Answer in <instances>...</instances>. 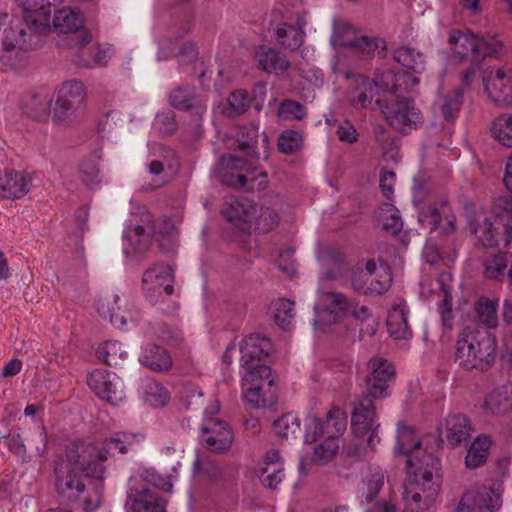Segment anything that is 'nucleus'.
I'll use <instances>...</instances> for the list:
<instances>
[{"label": "nucleus", "mask_w": 512, "mask_h": 512, "mask_svg": "<svg viewBox=\"0 0 512 512\" xmlns=\"http://www.w3.org/2000/svg\"><path fill=\"white\" fill-rule=\"evenodd\" d=\"M352 87L349 93V101L355 107L373 108L374 91L380 87L383 91L390 92L389 99L376 98L377 105L385 119L395 130L406 134L412 129H416L422 122L420 110L415 102L409 98H400L396 94L401 90L402 85L405 89L412 90L419 83V79L412 74H392L387 73L377 78L376 81H370L368 77L358 74L347 75Z\"/></svg>", "instance_id": "1"}, {"label": "nucleus", "mask_w": 512, "mask_h": 512, "mask_svg": "<svg viewBox=\"0 0 512 512\" xmlns=\"http://www.w3.org/2000/svg\"><path fill=\"white\" fill-rule=\"evenodd\" d=\"M398 449L408 457V482L404 486L403 500L410 512H424L435 503L440 491V483L434 480V473L441 468L440 460L433 454H424L421 459L414 456L420 453L421 441L414 427L400 421L397 425Z\"/></svg>", "instance_id": "2"}, {"label": "nucleus", "mask_w": 512, "mask_h": 512, "mask_svg": "<svg viewBox=\"0 0 512 512\" xmlns=\"http://www.w3.org/2000/svg\"><path fill=\"white\" fill-rule=\"evenodd\" d=\"M272 350L271 340L259 333L250 334L240 343L241 367L245 370L242 392L252 408L271 407L276 403L277 386L271 368L265 363Z\"/></svg>", "instance_id": "3"}, {"label": "nucleus", "mask_w": 512, "mask_h": 512, "mask_svg": "<svg viewBox=\"0 0 512 512\" xmlns=\"http://www.w3.org/2000/svg\"><path fill=\"white\" fill-rule=\"evenodd\" d=\"M231 142L227 143L230 149L243 152L242 155L223 156L215 167L219 180L227 185L238 188L263 190L266 187L267 174L257 171L254 155L255 143L258 138V128L253 124L236 126L230 132Z\"/></svg>", "instance_id": "4"}, {"label": "nucleus", "mask_w": 512, "mask_h": 512, "mask_svg": "<svg viewBox=\"0 0 512 512\" xmlns=\"http://www.w3.org/2000/svg\"><path fill=\"white\" fill-rule=\"evenodd\" d=\"M467 225L477 242L483 247L493 248L503 245L512 248V202L497 198L490 215L474 213L466 207Z\"/></svg>", "instance_id": "5"}, {"label": "nucleus", "mask_w": 512, "mask_h": 512, "mask_svg": "<svg viewBox=\"0 0 512 512\" xmlns=\"http://www.w3.org/2000/svg\"><path fill=\"white\" fill-rule=\"evenodd\" d=\"M497 342L484 327L464 328L456 342L455 359L466 370H488L495 362Z\"/></svg>", "instance_id": "6"}, {"label": "nucleus", "mask_w": 512, "mask_h": 512, "mask_svg": "<svg viewBox=\"0 0 512 512\" xmlns=\"http://www.w3.org/2000/svg\"><path fill=\"white\" fill-rule=\"evenodd\" d=\"M369 369L368 393L361 395L343 409L339 405H331L325 416H348L349 413L350 416L374 415V400L386 395L388 383L394 378L395 369L386 359L378 357L370 360Z\"/></svg>", "instance_id": "7"}, {"label": "nucleus", "mask_w": 512, "mask_h": 512, "mask_svg": "<svg viewBox=\"0 0 512 512\" xmlns=\"http://www.w3.org/2000/svg\"><path fill=\"white\" fill-rule=\"evenodd\" d=\"M55 477L58 494L75 509L82 512H93L101 505L102 490L100 486L88 487L71 467L57 466Z\"/></svg>", "instance_id": "8"}, {"label": "nucleus", "mask_w": 512, "mask_h": 512, "mask_svg": "<svg viewBox=\"0 0 512 512\" xmlns=\"http://www.w3.org/2000/svg\"><path fill=\"white\" fill-rule=\"evenodd\" d=\"M348 314L361 324L370 318V311L366 306L349 301L342 293L322 292L314 305L313 325L325 330L326 327L342 321Z\"/></svg>", "instance_id": "9"}, {"label": "nucleus", "mask_w": 512, "mask_h": 512, "mask_svg": "<svg viewBox=\"0 0 512 512\" xmlns=\"http://www.w3.org/2000/svg\"><path fill=\"white\" fill-rule=\"evenodd\" d=\"M246 197H229L222 209L223 216L242 232H249L255 219L256 229L263 232L271 230L279 220L278 214L270 208H260Z\"/></svg>", "instance_id": "10"}, {"label": "nucleus", "mask_w": 512, "mask_h": 512, "mask_svg": "<svg viewBox=\"0 0 512 512\" xmlns=\"http://www.w3.org/2000/svg\"><path fill=\"white\" fill-rule=\"evenodd\" d=\"M128 512H160V475L144 470L129 480L125 503Z\"/></svg>", "instance_id": "11"}, {"label": "nucleus", "mask_w": 512, "mask_h": 512, "mask_svg": "<svg viewBox=\"0 0 512 512\" xmlns=\"http://www.w3.org/2000/svg\"><path fill=\"white\" fill-rule=\"evenodd\" d=\"M448 42L460 60L471 62H480L486 57H499L503 50V44L496 36L478 37L470 31L451 30Z\"/></svg>", "instance_id": "12"}, {"label": "nucleus", "mask_w": 512, "mask_h": 512, "mask_svg": "<svg viewBox=\"0 0 512 512\" xmlns=\"http://www.w3.org/2000/svg\"><path fill=\"white\" fill-rule=\"evenodd\" d=\"M156 233L155 221L152 214L144 210L129 220L124 231V255L131 260L141 259L152 245V238Z\"/></svg>", "instance_id": "13"}, {"label": "nucleus", "mask_w": 512, "mask_h": 512, "mask_svg": "<svg viewBox=\"0 0 512 512\" xmlns=\"http://www.w3.org/2000/svg\"><path fill=\"white\" fill-rule=\"evenodd\" d=\"M68 467L78 469L88 478L103 479L107 460V449H101L90 442L77 441L66 452Z\"/></svg>", "instance_id": "14"}, {"label": "nucleus", "mask_w": 512, "mask_h": 512, "mask_svg": "<svg viewBox=\"0 0 512 512\" xmlns=\"http://www.w3.org/2000/svg\"><path fill=\"white\" fill-rule=\"evenodd\" d=\"M43 38L26 23L13 18L8 13H0V43L16 46L18 50H35L41 46Z\"/></svg>", "instance_id": "15"}, {"label": "nucleus", "mask_w": 512, "mask_h": 512, "mask_svg": "<svg viewBox=\"0 0 512 512\" xmlns=\"http://www.w3.org/2000/svg\"><path fill=\"white\" fill-rule=\"evenodd\" d=\"M392 274L389 265L380 262L379 265L368 260L364 270L353 275V289L363 295L376 296L385 293L391 286Z\"/></svg>", "instance_id": "16"}, {"label": "nucleus", "mask_w": 512, "mask_h": 512, "mask_svg": "<svg viewBox=\"0 0 512 512\" xmlns=\"http://www.w3.org/2000/svg\"><path fill=\"white\" fill-rule=\"evenodd\" d=\"M290 11L276 7L271 13L269 29L274 32L276 42L285 49L296 50L304 42L305 32L297 16L295 24Z\"/></svg>", "instance_id": "17"}, {"label": "nucleus", "mask_w": 512, "mask_h": 512, "mask_svg": "<svg viewBox=\"0 0 512 512\" xmlns=\"http://www.w3.org/2000/svg\"><path fill=\"white\" fill-rule=\"evenodd\" d=\"M86 93L81 81H67L58 90L55 106L53 108V119L65 121L77 117L84 111Z\"/></svg>", "instance_id": "18"}, {"label": "nucleus", "mask_w": 512, "mask_h": 512, "mask_svg": "<svg viewBox=\"0 0 512 512\" xmlns=\"http://www.w3.org/2000/svg\"><path fill=\"white\" fill-rule=\"evenodd\" d=\"M331 44L334 47L346 48L351 54L362 58L373 57L376 54L380 57H385L386 54V43L383 39L367 36H353L350 31V26H346L343 33H341L340 27L335 24L331 36Z\"/></svg>", "instance_id": "19"}, {"label": "nucleus", "mask_w": 512, "mask_h": 512, "mask_svg": "<svg viewBox=\"0 0 512 512\" xmlns=\"http://www.w3.org/2000/svg\"><path fill=\"white\" fill-rule=\"evenodd\" d=\"M52 24L55 31L66 35L69 46L82 47L91 41V32L84 28L83 17L75 10L62 8L55 11Z\"/></svg>", "instance_id": "20"}, {"label": "nucleus", "mask_w": 512, "mask_h": 512, "mask_svg": "<svg viewBox=\"0 0 512 512\" xmlns=\"http://www.w3.org/2000/svg\"><path fill=\"white\" fill-rule=\"evenodd\" d=\"M418 220L420 226L429 233L439 231L441 234L450 235L456 229V216L450 204L444 200L436 201L420 211Z\"/></svg>", "instance_id": "21"}, {"label": "nucleus", "mask_w": 512, "mask_h": 512, "mask_svg": "<svg viewBox=\"0 0 512 512\" xmlns=\"http://www.w3.org/2000/svg\"><path fill=\"white\" fill-rule=\"evenodd\" d=\"M483 84L488 97L496 105L508 106L512 103V74L504 68L485 71Z\"/></svg>", "instance_id": "22"}, {"label": "nucleus", "mask_w": 512, "mask_h": 512, "mask_svg": "<svg viewBox=\"0 0 512 512\" xmlns=\"http://www.w3.org/2000/svg\"><path fill=\"white\" fill-rule=\"evenodd\" d=\"M17 5L23 10L24 20L35 30L42 38L51 31L50 0H15Z\"/></svg>", "instance_id": "23"}, {"label": "nucleus", "mask_w": 512, "mask_h": 512, "mask_svg": "<svg viewBox=\"0 0 512 512\" xmlns=\"http://www.w3.org/2000/svg\"><path fill=\"white\" fill-rule=\"evenodd\" d=\"M501 495L490 487H480L466 492L457 512H493L501 506Z\"/></svg>", "instance_id": "24"}, {"label": "nucleus", "mask_w": 512, "mask_h": 512, "mask_svg": "<svg viewBox=\"0 0 512 512\" xmlns=\"http://www.w3.org/2000/svg\"><path fill=\"white\" fill-rule=\"evenodd\" d=\"M206 448L215 453L229 450L233 441L230 424L221 418H207L201 428Z\"/></svg>", "instance_id": "25"}, {"label": "nucleus", "mask_w": 512, "mask_h": 512, "mask_svg": "<svg viewBox=\"0 0 512 512\" xmlns=\"http://www.w3.org/2000/svg\"><path fill=\"white\" fill-rule=\"evenodd\" d=\"M30 183L24 172L6 170L0 173V198L19 199L28 193Z\"/></svg>", "instance_id": "26"}, {"label": "nucleus", "mask_w": 512, "mask_h": 512, "mask_svg": "<svg viewBox=\"0 0 512 512\" xmlns=\"http://www.w3.org/2000/svg\"><path fill=\"white\" fill-rule=\"evenodd\" d=\"M51 98L46 93L28 92L24 94L20 101V109L27 117L46 121L49 117Z\"/></svg>", "instance_id": "27"}, {"label": "nucleus", "mask_w": 512, "mask_h": 512, "mask_svg": "<svg viewBox=\"0 0 512 512\" xmlns=\"http://www.w3.org/2000/svg\"><path fill=\"white\" fill-rule=\"evenodd\" d=\"M171 106L179 110L195 109L196 114L206 111V105L191 85H181L174 88L168 96Z\"/></svg>", "instance_id": "28"}, {"label": "nucleus", "mask_w": 512, "mask_h": 512, "mask_svg": "<svg viewBox=\"0 0 512 512\" xmlns=\"http://www.w3.org/2000/svg\"><path fill=\"white\" fill-rule=\"evenodd\" d=\"M116 374L107 370H94L87 378L89 388L102 400L115 404Z\"/></svg>", "instance_id": "29"}, {"label": "nucleus", "mask_w": 512, "mask_h": 512, "mask_svg": "<svg viewBox=\"0 0 512 512\" xmlns=\"http://www.w3.org/2000/svg\"><path fill=\"white\" fill-rule=\"evenodd\" d=\"M484 409L491 416H505L512 412V382L491 391L485 399Z\"/></svg>", "instance_id": "30"}, {"label": "nucleus", "mask_w": 512, "mask_h": 512, "mask_svg": "<svg viewBox=\"0 0 512 512\" xmlns=\"http://www.w3.org/2000/svg\"><path fill=\"white\" fill-rule=\"evenodd\" d=\"M258 66L265 72L275 75H282L289 67L287 58L274 48L260 46L255 54Z\"/></svg>", "instance_id": "31"}, {"label": "nucleus", "mask_w": 512, "mask_h": 512, "mask_svg": "<svg viewBox=\"0 0 512 512\" xmlns=\"http://www.w3.org/2000/svg\"><path fill=\"white\" fill-rule=\"evenodd\" d=\"M407 304L400 301L392 306L388 312L387 330L394 339H409L412 331L407 320Z\"/></svg>", "instance_id": "32"}, {"label": "nucleus", "mask_w": 512, "mask_h": 512, "mask_svg": "<svg viewBox=\"0 0 512 512\" xmlns=\"http://www.w3.org/2000/svg\"><path fill=\"white\" fill-rule=\"evenodd\" d=\"M485 277L502 280L507 274L512 282V253L499 252L487 256L483 262Z\"/></svg>", "instance_id": "33"}, {"label": "nucleus", "mask_w": 512, "mask_h": 512, "mask_svg": "<svg viewBox=\"0 0 512 512\" xmlns=\"http://www.w3.org/2000/svg\"><path fill=\"white\" fill-rule=\"evenodd\" d=\"M491 443L490 437L486 435L475 438L465 456V465L468 469H476L486 463Z\"/></svg>", "instance_id": "34"}, {"label": "nucleus", "mask_w": 512, "mask_h": 512, "mask_svg": "<svg viewBox=\"0 0 512 512\" xmlns=\"http://www.w3.org/2000/svg\"><path fill=\"white\" fill-rule=\"evenodd\" d=\"M365 492L362 494L363 501L367 504L373 502L384 485V471L378 465H370L363 477Z\"/></svg>", "instance_id": "35"}, {"label": "nucleus", "mask_w": 512, "mask_h": 512, "mask_svg": "<svg viewBox=\"0 0 512 512\" xmlns=\"http://www.w3.org/2000/svg\"><path fill=\"white\" fill-rule=\"evenodd\" d=\"M142 289L145 298L153 305L157 304L160 298V267L154 263L143 273Z\"/></svg>", "instance_id": "36"}, {"label": "nucleus", "mask_w": 512, "mask_h": 512, "mask_svg": "<svg viewBox=\"0 0 512 512\" xmlns=\"http://www.w3.org/2000/svg\"><path fill=\"white\" fill-rule=\"evenodd\" d=\"M339 440L336 438H325L321 443L314 447L311 456L312 464L316 466H325L332 462L339 452Z\"/></svg>", "instance_id": "37"}, {"label": "nucleus", "mask_w": 512, "mask_h": 512, "mask_svg": "<svg viewBox=\"0 0 512 512\" xmlns=\"http://www.w3.org/2000/svg\"><path fill=\"white\" fill-rule=\"evenodd\" d=\"M463 101L464 89L462 87H456L443 96L440 109L446 121L452 122L458 117Z\"/></svg>", "instance_id": "38"}, {"label": "nucleus", "mask_w": 512, "mask_h": 512, "mask_svg": "<svg viewBox=\"0 0 512 512\" xmlns=\"http://www.w3.org/2000/svg\"><path fill=\"white\" fill-rule=\"evenodd\" d=\"M394 59L407 69L417 73L425 69V60L422 53L409 46H401L394 51Z\"/></svg>", "instance_id": "39"}, {"label": "nucleus", "mask_w": 512, "mask_h": 512, "mask_svg": "<svg viewBox=\"0 0 512 512\" xmlns=\"http://www.w3.org/2000/svg\"><path fill=\"white\" fill-rule=\"evenodd\" d=\"M498 301L491 300L487 297H481L475 304V311L477 318L481 324L487 328H494L497 326Z\"/></svg>", "instance_id": "40"}, {"label": "nucleus", "mask_w": 512, "mask_h": 512, "mask_svg": "<svg viewBox=\"0 0 512 512\" xmlns=\"http://www.w3.org/2000/svg\"><path fill=\"white\" fill-rule=\"evenodd\" d=\"M16 46L0 45V71L7 72L22 68L25 63Z\"/></svg>", "instance_id": "41"}, {"label": "nucleus", "mask_w": 512, "mask_h": 512, "mask_svg": "<svg viewBox=\"0 0 512 512\" xmlns=\"http://www.w3.org/2000/svg\"><path fill=\"white\" fill-rule=\"evenodd\" d=\"M491 132L503 146L512 147V115L497 117L493 122Z\"/></svg>", "instance_id": "42"}, {"label": "nucleus", "mask_w": 512, "mask_h": 512, "mask_svg": "<svg viewBox=\"0 0 512 512\" xmlns=\"http://www.w3.org/2000/svg\"><path fill=\"white\" fill-rule=\"evenodd\" d=\"M252 102L253 98L246 90H235L228 97L226 113L232 117L243 114L251 106Z\"/></svg>", "instance_id": "43"}, {"label": "nucleus", "mask_w": 512, "mask_h": 512, "mask_svg": "<svg viewBox=\"0 0 512 512\" xmlns=\"http://www.w3.org/2000/svg\"><path fill=\"white\" fill-rule=\"evenodd\" d=\"M376 418H351V429L353 433L360 437L366 434L368 436V445L373 448L375 446V438L379 424L375 423Z\"/></svg>", "instance_id": "44"}, {"label": "nucleus", "mask_w": 512, "mask_h": 512, "mask_svg": "<svg viewBox=\"0 0 512 512\" xmlns=\"http://www.w3.org/2000/svg\"><path fill=\"white\" fill-rule=\"evenodd\" d=\"M275 323L283 330H289L294 318V302L288 299H279L275 304Z\"/></svg>", "instance_id": "45"}, {"label": "nucleus", "mask_w": 512, "mask_h": 512, "mask_svg": "<svg viewBox=\"0 0 512 512\" xmlns=\"http://www.w3.org/2000/svg\"><path fill=\"white\" fill-rule=\"evenodd\" d=\"M175 389L176 394L188 409H193L194 406L202 403L203 393L197 385L185 382Z\"/></svg>", "instance_id": "46"}, {"label": "nucleus", "mask_w": 512, "mask_h": 512, "mask_svg": "<svg viewBox=\"0 0 512 512\" xmlns=\"http://www.w3.org/2000/svg\"><path fill=\"white\" fill-rule=\"evenodd\" d=\"M380 217L383 219V229L391 234H397L403 227L399 211L391 204H384Z\"/></svg>", "instance_id": "47"}, {"label": "nucleus", "mask_w": 512, "mask_h": 512, "mask_svg": "<svg viewBox=\"0 0 512 512\" xmlns=\"http://www.w3.org/2000/svg\"><path fill=\"white\" fill-rule=\"evenodd\" d=\"M162 185L165 179L173 178L179 171L180 160L176 152L171 148L162 146Z\"/></svg>", "instance_id": "48"}, {"label": "nucleus", "mask_w": 512, "mask_h": 512, "mask_svg": "<svg viewBox=\"0 0 512 512\" xmlns=\"http://www.w3.org/2000/svg\"><path fill=\"white\" fill-rule=\"evenodd\" d=\"M472 427L469 418H461V421L448 428L446 437L452 446L459 445L469 438Z\"/></svg>", "instance_id": "49"}, {"label": "nucleus", "mask_w": 512, "mask_h": 512, "mask_svg": "<svg viewBox=\"0 0 512 512\" xmlns=\"http://www.w3.org/2000/svg\"><path fill=\"white\" fill-rule=\"evenodd\" d=\"M302 142L301 134L295 130H286L278 138V148L285 154L297 151Z\"/></svg>", "instance_id": "50"}, {"label": "nucleus", "mask_w": 512, "mask_h": 512, "mask_svg": "<svg viewBox=\"0 0 512 512\" xmlns=\"http://www.w3.org/2000/svg\"><path fill=\"white\" fill-rule=\"evenodd\" d=\"M306 111L302 104L299 102L286 99L281 102L278 108V116L281 119H296L301 120L305 117Z\"/></svg>", "instance_id": "51"}, {"label": "nucleus", "mask_w": 512, "mask_h": 512, "mask_svg": "<svg viewBox=\"0 0 512 512\" xmlns=\"http://www.w3.org/2000/svg\"><path fill=\"white\" fill-rule=\"evenodd\" d=\"M159 349L160 346L156 343L147 345L139 358L140 363L153 371H160Z\"/></svg>", "instance_id": "52"}, {"label": "nucleus", "mask_w": 512, "mask_h": 512, "mask_svg": "<svg viewBox=\"0 0 512 512\" xmlns=\"http://www.w3.org/2000/svg\"><path fill=\"white\" fill-rule=\"evenodd\" d=\"M336 135L340 142L347 144H354L359 138V132L350 120H343L338 123Z\"/></svg>", "instance_id": "53"}, {"label": "nucleus", "mask_w": 512, "mask_h": 512, "mask_svg": "<svg viewBox=\"0 0 512 512\" xmlns=\"http://www.w3.org/2000/svg\"><path fill=\"white\" fill-rule=\"evenodd\" d=\"M80 178L87 187L93 188L100 182L98 165L93 161L83 162L80 170Z\"/></svg>", "instance_id": "54"}, {"label": "nucleus", "mask_w": 512, "mask_h": 512, "mask_svg": "<svg viewBox=\"0 0 512 512\" xmlns=\"http://www.w3.org/2000/svg\"><path fill=\"white\" fill-rule=\"evenodd\" d=\"M348 418H323L324 432L326 438H336L346 430Z\"/></svg>", "instance_id": "55"}, {"label": "nucleus", "mask_w": 512, "mask_h": 512, "mask_svg": "<svg viewBox=\"0 0 512 512\" xmlns=\"http://www.w3.org/2000/svg\"><path fill=\"white\" fill-rule=\"evenodd\" d=\"M117 342H105L96 350V356L107 366L116 365L117 362Z\"/></svg>", "instance_id": "56"}, {"label": "nucleus", "mask_w": 512, "mask_h": 512, "mask_svg": "<svg viewBox=\"0 0 512 512\" xmlns=\"http://www.w3.org/2000/svg\"><path fill=\"white\" fill-rule=\"evenodd\" d=\"M294 250L291 247L282 249L276 260V264L284 274L292 277L296 272V266L293 260Z\"/></svg>", "instance_id": "57"}, {"label": "nucleus", "mask_w": 512, "mask_h": 512, "mask_svg": "<svg viewBox=\"0 0 512 512\" xmlns=\"http://www.w3.org/2000/svg\"><path fill=\"white\" fill-rule=\"evenodd\" d=\"M323 418H307L305 423V437L306 443H312L318 438L325 436Z\"/></svg>", "instance_id": "58"}, {"label": "nucleus", "mask_w": 512, "mask_h": 512, "mask_svg": "<svg viewBox=\"0 0 512 512\" xmlns=\"http://www.w3.org/2000/svg\"><path fill=\"white\" fill-rule=\"evenodd\" d=\"M144 402L150 406L157 407L160 405V386L158 382L152 378H146L143 383Z\"/></svg>", "instance_id": "59"}, {"label": "nucleus", "mask_w": 512, "mask_h": 512, "mask_svg": "<svg viewBox=\"0 0 512 512\" xmlns=\"http://www.w3.org/2000/svg\"><path fill=\"white\" fill-rule=\"evenodd\" d=\"M396 174L393 171L382 170L380 174V188L383 196L388 200H392L394 196V184Z\"/></svg>", "instance_id": "60"}, {"label": "nucleus", "mask_w": 512, "mask_h": 512, "mask_svg": "<svg viewBox=\"0 0 512 512\" xmlns=\"http://www.w3.org/2000/svg\"><path fill=\"white\" fill-rule=\"evenodd\" d=\"M184 1H185V4H184V8H183V16L177 24L179 26L178 32H177L179 37H182L186 33H188L192 29L193 23H194L193 14H192V12L188 6V3H187L188 0H184Z\"/></svg>", "instance_id": "61"}, {"label": "nucleus", "mask_w": 512, "mask_h": 512, "mask_svg": "<svg viewBox=\"0 0 512 512\" xmlns=\"http://www.w3.org/2000/svg\"><path fill=\"white\" fill-rule=\"evenodd\" d=\"M423 256L428 263L436 264L439 260L443 259L444 252L437 244L429 240L424 246Z\"/></svg>", "instance_id": "62"}, {"label": "nucleus", "mask_w": 512, "mask_h": 512, "mask_svg": "<svg viewBox=\"0 0 512 512\" xmlns=\"http://www.w3.org/2000/svg\"><path fill=\"white\" fill-rule=\"evenodd\" d=\"M284 477L283 469L280 467L274 468L267 476L259 477L262 484L272 490L277 489L278 485L282 482Z\"/></svg>", "instance_id": "63"}, {"label": "nucleus", "mask_w": 512, "mask_h": 512, "mask_svg": "<svg viewBox=\"0 0 512 512\" xmlns=\"http://www.w3.org/2000/svg\"><path fill=\"white\" fill-rule=\"evenodd\" d=\"M178 128L175 113L171 110L162 112V134H172Z\"/></svg>", "instance_id": "64"}]
</instances>
